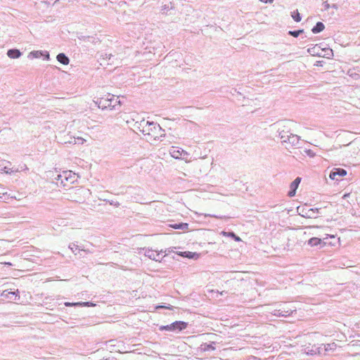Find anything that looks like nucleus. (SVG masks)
<instances>
[{"label": "nucleus", "mask_w": 360, "mask_h": 360, "mask_svg": "<svg viewBox=\"0 0 360 360\" xmlns=\"http://www.w3.org/2000/svg\"><path fill=\"white\" fill-rule=\"evenodd\" d=\"M63 179H65L66 181L68 180V176H67V172H65L63 174L58 175V179H60L62 183L63 182Z\"/></svg>", "instance_id": "33"}, {"label": "nucleus", "mask_w": 360, "mask_h": 360, "mask_svg": "<svg viewBox=\"0 0 360 360\" xmlns=\"http://www.w3.org/2000/svg\"><path fill=\"white\" fill-rule=\"evenodd\" d=\"M95 104L98 106V108L105 110H117V105L120 106L122 103L119 99V96H115L114 95H111L108 94L105 97L97 98L96 101H94Z\"/></svg>", "instance_id": "2"}, {"label": "nucleus", "mask_w": 360, "mask_h": 360, "mask_svg": "<svg viewBox=\"0 0 360 360\" xmlns=\"http://www.w3.org/2000/svg\"><path fill=\"white\" fill-rule=\"evenodd\" d=\"M330 7L333 8H335V9H338V8L337 4H333V5H331Z\"/></svg>", "instance_id": "45"}, {"label": "nucleus", "mask_w": 360, "mask_h": 360, "mask_svg": "<svg viewBox=\"0 0 360 360\" xmlns=\"http://www.w3.org/2000/svg\"><path fill=\"white\" fill-rule=\"evenodd\" d=\"M85 141L86 140L84 139L77 136L73 137L72 140L69 141L68 142L72 144H83Z\"/></svg>", "instance_id": "25"}, {"label": "nucleus", "mask_w": 360, "mask_h": 360, "mask_svg": "<svg viewBox=\"0 0 360 360\" xmlns=\"http://www.w3.org/2000/svg\"><path fill=\"white\" fill-rule=\"evenodd\" d=\"M45 60L49 59V53L47 51H44V56Z\"/></svg>", "instance_id": "39"}, {"label": "nucleus", "mask_w": 360, "mask_h": 360, "mask_svg": "<svg viewBox=\"0 0 360 360\" xmlns=\"http://www.w3.org/2000/svg\"><path fill=\"white\" fill-rule=\"evenodd\" d=\"M20 169L21 170H27L28 168L27 167V166L25 165H24L20 167Z\"/></svg>", "instance_id": "44"}, {"label": "nucleus", "mask_w": 360, "mask_h": 360, "mask_svg": "<svg viewBox=\"0 0 360 360\" xmlns=\"http://www.w3.org/2000/svg\"><path fill=\"white\" fill-rule=\"evenodd\" d=\"M213 345H214V342H212L210 344L204 343V344L201 345L200 348L204 352L214 350L215 347Z\"/></svg>", "instance_id": "21"}, {"label": "nucleus", "mask_w": 360, "mask_h": 360, "mask_svg": "<svg viewBox=\"0 0 360 360\" xmlns=\"http://www.w3.org/2000/svg\"><path fill=\"white\" fill-rule=\"evenodd\" d=\"M304 32L303 30H298L294 31H289L288 34L294 37H297L301 33Z\"/></svg>", "instance_id": "28"}, {"label": "nucleus", "mask_w": 360, "mask_h": 360, "mask_svg": "<svg viewBox=\"0 0 360 360\" xmlns=\"http://www.w3.org/2000/svg\"><path fill=\"white\" fill-rule=\"evenodd\" d=\"M321 243V240L320 238H316V237L311 238L308 240V244L311 247L317 246V245H320Z\"/></svg>", "instance_id": "23"}, {"label": "nucleus", "mask_w": 360, "mask_h": 360, "mask_svg": "<svg viewBox=\"0 0 360 360\" xmlns=\"http://www.w3.org/2000/svg\"><path fill=\"white\" fill-rule=\"evenodd\" d=\"M56 59L60 63L63 65H68L70 62L68 57L63 53L58 54Z\"/></svg>", "instance_id": "16"}, {"label": "nucleus", "mask_w": 360, "mask_h": 360, "mask_svg": "<svg viewBox=\"0 0 360 360\" xmlns=\"http://www.w3.org/2000/svg\"><path fill=\"white\" fill-rule=\"evenodd\" d=\"M300 136L296 134H290L289 140L287 143L290 144L291 146H296L298 145L300 142Z\"/></svg>", "instance_id": "17"}, {"label": "nucleus", "mask_w": 360, "mask_h": 360, "mask_svg": "<svg viewBox=\"0 0 360 360\" xmlns=\"http://www.w3.org/2000/svg\"><path fill=\"white\" fill-rule=\"evenodd\" d=\"M181 150L182 149L180 148L172 146L169 152L172 158L180 160L181 158Z\"/></svg>", "instance_id": "11"}, {"label": "nucleus", "mask_w": 360, "mask_h": 360, "mask_svg": "<svg viewBox=\"0 0 360 360\" xmlns=\"http://www.w3.org/2000/svg\"><path fill=\"white\" fill-rule=\"evenodd\" d=\"M178 255L188 259H197L199 258V254H198L197 252H193L189 251L180 252L178 253Z\"/></svg>", "instance_id": "13"}, {"label": "nucleus", "mask_w": 360, "mask_h": 360, "mask_svg": "<svg viewBox=\"0 0 360 360\" xmlns=\"http://www.w3.org/2000/svg\"><path fill=\"white\" fill-rule=\"evenodd\" d=\"M19 291L17 290L15 292H8L7 290H4L1 295L8 298V299H12V297L14 295L15 298L14 300H18L20 299V295H18Z\"/></svg>", "instance_id": "14"}, {"label": "nucleus", "mask_w": 360, "mask_h": 360, "mask_svg": "<svg viewBox=\"0 0 360 360\" xmlns=\"http://www.w3.org/2000/svg\"><path fill=\"white\" fill-rule=\"evenodd\" d=\"M205 217H212L218 218V219H222V217L212 215V214H205Z\"/></svg>", "instance_id": "40"}, {"label": "nucleus", "mask_w": 360, "mask_h": 360, "mask_svg": "<svg viewBox=\"0 0 360 360\" xmlns=\"http://www.w3.org/2000/svg\"><path fill=\"white\" fill-rule=\"evenodd\" d=\"M65 306L66 307H73V306H84V307H94L96 306L95 304L90 302H65Z\"/></svg>", "instance_id": "12"}, {"label": "nucleus", "mask_w": 360, "mask_h": 360, "mask_svg": "<svg viewBox=\"0 0 360 360\" xmlns=\"http://www.w3.org/2000/svg\"><path fill=\"white\" fill-rule=\"evenodd\" d=\"M139 253L141 252V250H145L144 255L146 257H148L149 259L154 260L155 262H161L163 257L161 256V253L163 252L162 250H160V252L157 250H153L151 249H146V248H139Z\"/></svg>", "instance_id": "6"}, {"label": "nucleus", "mask_w": 360, "mask_h": 360, "mask_svg": "<svg viewBox=\"0 0 360 360\" xmlns=\"http://www.w3.org/2000/svg\"><path fill=\"white\" fill-rule=\"evenodd\" d=\"M109 202H110V204L111 205H114V206H115V207H119V206H120V205L119 202H117V201H114V200H111V201H110Z\"/></svg>", "instance_id": "38"}, {"label": "nucleus", "mask_w": 360, "mask_h": 360, "mask_svg": "<svg viewBox=\"0 0 360 360\" xmlns=\"http://www.w3.org/2000/svg\"><path fill=\"white\" fill-rule=\"evenodd\" d=\"M44 56V51H31L29 55L28 58H39Z\"/></svg>", "instance_id": "20"}, {"label": "nucleus", "mask_w": 360, "mask_h": 360, "mask_svg": "<svg viewBox=\"0 0 360 360\" xmlns=\"http://www.w3.org/2000/svg\"><path fill=\"white\" fill-rule=\"evenodd\" d=\"M320 49V46L316 45L312 49H309L308 52L311 53V55H318L319 56H321V53L319 51Z\"/></svg>", "instance_id": "26"}, {"label": "nucleus", "mask_w": 360, "mask_h": 360, "mask_svg": "<svg viewBox=\"0 0 360 360\" xmlns=\"http://www.w3.org/2000/svg\"><path fill=\"white\" fill-rule=\"evenodd\" d=\"M267 311L276 316L287 317L296 311L295 307H290L287 303H279L269 307Z\"/></svg>", "instance_id": "3"}, {"label": "nucleus", "mask_w": 360, "mask_h": 360, "mask_svg": "<svg viewBox=\"0 0 360 360\" xmlns=\"http://www.w3.org/2000/svg\"><path fill=\"white\" fill-rule=\"evenodd\" d=\"M188 323L184 321H174L171 324L166 326H161L160 327V330H168V331H181L186 328Z\"/></svg>", "instance_id": "4"}, {"label": "nucleus", "mask_w": 360, "mask_h": 360, "mask_svg": "<svg viewBox=\"0 0 360 360\" xmlns=\"http://www.w3.org/2000/svg\"><path fill=\"white\" fill-rule=\"evenodd\" d=\"M347 174V171L342 168L333 169L330 174L329 177L332 180L340 181V178Z\"/></svg>", "instance_id": "7"}, {"label": "nucleus", "mask_w": 360, "mask_h": 360, "mask_svg": "<svg viewBox=\"0 0 360 360\" xmlns=\"http://www.w3.org/2000/svg\"><path fill=\"white\" fill-rule=\"evenodd\" d=\"M7 56L10 58H13V59H15V58H18L20 57L21 56V52L18 50V49H9L8 51H7Z\"/></svg>", "instance_id": "15"}, {"label": "nucleus", "mask_w": 360, "mask_h": 360, "mask_svg": "<svg viewBox=\"0 0 360 360\" xmlns=\"http://www.w3.org/2000/svg\"><path fill=\"white\" fill-rule=\"evenodd\" d=\"M323 6L324 7V10H328L331 5H330L327 1L323 2Z\"/></svg>", "instance_id": "37"}, {"label": "nucleus", "mask_w": 360, "mask_h": 360, "mask_svg": "<svg viewBox=\"0 0 360 360\" xmlns=\"http://www.w3.org/2000/svg\"><path fill=\"white\" fill-rule=\"evenodd\" d=\"M221 234L224 236H229L231 238H233L236 241L241 240L240 238L236 236L233 232L221 231Z\"/></svg>", "instance_id": "24"}, {"label": "nucleus", "mask_w": 360, "mask_h": 360, "mask_svg": "<svg viewBox=\"0 0 360 360\" xmlns=\"http://www.w3.org/2000/svg\"><path fill=\"white\" fill-rule=\"evenodd\" d=\"M292 18L294 19L296 22H300L301 20V16L300 13L297 11L296 12H293L292 14Z\"/></svg>", "instance_id": "29"}, {"label": "nucleus", "mask_w": 360, "mask_h": 360, "mask_svg": "<svg viewBox=\"0 0 360 360\" xmlns=\"http://www.w3.org/2000/svg\"><path fill=\"white\" fill-rule=\"evenodd\" d=\"M69 248L71 250V251L75 253V255H77V252H75L76 250H78V252L84 251L86 253H91V252L87 249H86L84 245H78L75 243H72L69 245Z\"/></svg>", "instance_id": "9"}, {"label": "nucleus", "mask_w": 360, "mask_h": 360, "mask_svg": "<svg viewBox=\"0 0 360 360\" xmlns=\"http://www.w3.org/2000/svg\"><path fill=\"white\" fill-rule=\"evenodd\" d=\"M188 224H174L172 226L173 228L176 229H183L184 226H187Z\"/></svg>", "instance_id": "35"}, {"label": "nucleus", "mask_w": 360, "mask_h": 360, "mask_svg": "<svg viewBox=\"0 0 360 360\" xmlns=\"http://www.w3.org/2000/svg\"><path fill=\"white\" fill-rule=\"evenodd\" d=\"M321 347H323V355L328 354L329 352H334L337 347V345L335 342L328 343L326 345H321Z\"/></svg>", "instance_id": "10"}, {"label": "nucleus", "mask_w": 360, "mask_h": 360, "mask_svg": "<svg viewBox=\"0 0 360 360\" xmlns=\"http://www.w3.org/2000/svg\"><path fill=\"white\" fill-rule=\"evenodd\" d=\"M169 8H172V7H169V5H165L164 6H162V11L168 10Z\"/></svg>", "instance_id": "41"}, {"label": "nucleus", "mask_w": 360, "mask_h": 360, "mask_svg": "<svg viewBox=\"0 0 360 360\" xmlns=\"http://www.w3.org/2000/svg\"><path fill=\"white\" fill-rule=\"evenodd\" d=\"M10 198H13V197L10 196V194H8L7 193H0V200L6 201L8 200Z\"/></svg>", "instance_id": "30"}, {"label": "nucleus", "mask_w": 360, "mask_h": 360, "mask_svg": "<svg viewBox=\"0 0 360 360\" xmlns=\"http://www.w3.org/2000/svg\"><path fill=\"white\" fill-rule=\"evenodd\" d=\"M301 182V178L297 177L290 185V191H288V196L293 197L296 193V190L297 189L299 184Z\"/></svg>", "instance_id": "8"}, {"label": "nucleus", "mask_w": 360, "mask_h": 360, "mask_svg": "<svg viewBox=\"0 0 360 360\" xmlns=\"http://www.w3.org/2000/svg\"><path fill=\"white\" fill-rule=\"evenodd\" d=\"M6 264H8V265H11V263H9V262L6 263Z\"/></svg>", "instance_id": "46"}, {"label": "nucleus", "mask_w": 360, "mask_h": 360, "mask_svg": "<svg viewBox=\"0 0 360 360\" xmlns=\"http://www.w3.org/2000/svg\"><path fill=\"white\" fill-rule=\"evenodd\" d=\"M4 172L7 173V174H11L14 172H18L19 170V169H13L11 168H8V167L5 166L4 167Z\"/></svg>", "instance_id": "31"}, {"label": "nucleus", "mask_w": 360, "mask_h": 360, "mask_svg": "<svg viewBox=\"0 0 360 360\" xmlns=\"http://www.w3.org/2000/svg\"><path fill=\"white\" fill-rule=\"evenodd\" d=\"M134 128L139 130L144 135L146 140L151 144H155L165 136V130L154 122L142 120L140 122L134 124Z\"/></svg>", "instance_id": "1"}, {"label": "nucleus", "mask_w": 360, "mask_h": 360, "mask_svg": "<svg viewBox=\"0 0 360 360\" xmlns=\"http://www.w3.org/2000/svg\"><path fill=\"white\" fill-rule=\"evenodd\" d=\"M301 352L311 356L316 354H322L323 347H321V346L317 347L315 345H311V344H309L308 345L302 346Z\"/></svg>", "instance_id": "5"}, {"label": "nucleus", "mask_w": 360, "mask_h": 360, "mask_svg": "<svg viewBox=\"0 0 360 360\" xmlns=\"http://www.w3.org/2000/svg\"><path fill=\"white\" fill-rule=\"evenodd\" d=\"M156 309H172V306L171 305H168V306H165V305H158L155 307Z\"/></svg>", "instance_id": "36"}, {"label": "nucleus", "mask_w": 360, "mask_h": 360, "mask_svg": "<svg viewBox=\"0 0 360 360\" xmlns=\"http://www.w3.org/2000/svg\"><path fill=\"white\" fill-rule=\"evenodd\" d=\"M325 28V25L321 22H316V25L311 29L314 34H317L322 32Z\"/></svg>", "instance_id": "18"}, {"label": "nucleus", "mask_w": 360, "mask_h": 360, "mask_svg": "<svg viewBox=\"0 0 360 360\" xmlns=\"http://www.w3.org/2000/svg\"><path fill=\"white\" fill-rule=\"evenodd\" d=\"M323 51H325V53L321 55V56H326L327 58H329L330 56L333 55V51L332 49H328L326 50H322Z\"/></svg>", "instance_id": "32"}, {"label": "nucleus", "mask_w": 360, "mask_h": 360, "mask_svg": "<svg viewBox=\"0 0 360 360\" xmlns=\"http://www.w3.org/2000/svg\"><path fill=\"white\" fill-rule=\"evenodd\" d=\"M304 153L309 157L313 158L315 156V153L313 152V150L310 149H307L304 150Z\"/></svg>", "instance_id": "34"}, {"label": "nucleus", "mask_w": 360, "mask_h": 360, "mask_svg": "<svg viewBox=\"0 0 360 360\" xmlns=\"http://www.w3.org/2000/svg\"><path fill=\"white\" fill-rule=\"evenodd\" d=\"M319 213V209H310L306 213L307 217L309 218H315L316 214Z\"/></svg>", "instance_id": "27"}, {"label": "nucleus", "mask_w": 360, "mask_h": 360, "mask_svg": "<svg viewBox=\"0 0 360 360\" xmlns=\"http://www.w3.org/2000/svg\"><path fill=\"white\" fill-rule=\"evenodd\" d=\"M181 158L180 160H184L186 162H191L192 161L191 157H190V154L184 150H181Z\"/></svg>", "instance_id": "22"}, {"label": "nucleus", "mask_w": 360, "mask_h": 360, "mask_svg": "<svg viewBox=\"0 0 360 360\" xmlns=\"http://www.w3.org/2000/svg\"><path fill=\"white\" fill-rule=\"evenodd\" d=\"M260 1L263 2V3H272L274 0H259Z\"/></svg>", "instance_id": "42"}, {"label": "nucleus", "mask_w": 360, "mask_h": 360, "mask_svg": "<svg viewBox=\"0 0 360 360\" xmlns=\"http://www.w3.org/2000/svg\"><path fill=\"white\" fill-rule=\"evenodd\" d=\"M291 133L288 131H281L279 132V136L283 143H288Z\"/></svg>", "instance_id": "19"}, {"label": "nucleus", "mask_w": 360, "mask_h": 360, "mask_svg": "<svg viewBox=\"0 0 360 360\" xmlns=\"http://www.w3.org/2000/svg\"><path fill=\"white\" fill-rule=\"evenodd\" d=\"M171 252H172V250H170V248L165 250V256L167 255Z\"/></svg>", "instance_id": "43"}]
</instances>
